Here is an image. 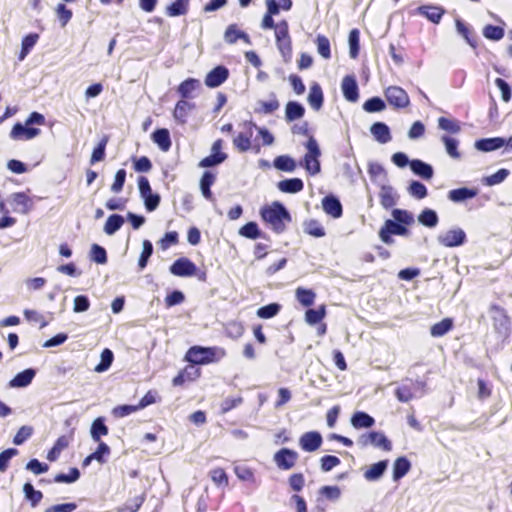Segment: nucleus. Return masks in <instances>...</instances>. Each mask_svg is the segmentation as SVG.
Wrapping results in <instances>:
<instances>
[{"mask_svg": "<svg viewBox=\"0 0 512 512\" xmlns=\"http://www.w3.org/2000/svg\"><path fill=\"white\" fill-rule=\"evenodd\" d=\"M409 234L407 227L391 219L386 220L379 230V238L388 245L394 242L392 235L408 236Z\"/></svg>", "mask_w": 512, "mask_h": 512, "instance_id": "obj_9", "label": "nucleus"}, {"mask_svg": "<svg viewBox=\"0 0 512 512\" xmlns=\"http://www.w3.org/2000/svg\"><path fill=\"white\" fill-rule=\"evenodd\" d=\"M108 141H109V138H108V136L105 135L98 142L97 146L93 149V152H92V155L90 158L91 164L100 162L105 158V149H106Z\"/></svg>", "mask_w": 512, "mask_h": 512, "instance_id": "obj_52", "label": "nucleus"}, {"mask_svg": "<svg viewBox=\"0 0 512 512\" xmlns=\"http://www.w3.org/2000/svg\"><path fill=\"white\" fill-rule=\"evenodd\" d=\"M276 45L283 56L292 53V40L289 35V24L286 20L279 21L274 29Z\"/></svg>", "mask_w": 512, "mask_h": 512, "instance_id": "obj_7", "label": "nucleus"}, {"mask_svg": "<svg viewBox=\"0 0 512 512\" xmlns=\"http://www.w3.org/2000/svg\"><path fill=\"white\" fill-rule=\"evenodd\" d=\"M281 310V305L278 303H270L260 307L256 314L261 319H270L275 317Z\"/></svg>", "mask_w": 512, "mask_h": 512, "instance_id": "obj_53", "label": "nucleus"}, {"mask_svg": "<svg viewBox=\"0 0 512 512\" xmlns=\"http://www.w3.org/2000/svg\"><path fill=\"white\" fill-rule=\"evenodd\" d=\"M209 476L211 478V480L213 481V483L217 486V487H227L229 485V478H228V475L226 473V471L221 468V467H217V468H214L212 469L210 472H209Z\"/></svg>", "mask_w": 512, "mask_h": 512, "instance_id": "obj_49", "label": "nucleus"}, {"mask_svg": "<svg viewBox=\"0 0 512 512\" xmlns=\"http://www.w3.org/2000/svg\"><path fill=\"white\" fill-rule=\"evenodd\" d=\"M374 424L375 419L363 411H357L351 417V425L355 429L371 428Z\"/></svg>", "mask_w": 512, "mask_h": 512, "instance_id": "obj_27", "label": "nucleus"}, {"mask_svg": "<svg viewBox=\"0 0 512 512\" xmlns=\"http://www.w3.org/2000/svg\"><path fill=\"white\" fill-rule=\"evenodd\" d=\"M410 468L411 464L406 457H398L393 464V479L398 481L409 472Z\"/></svg>", "mask_w": 512, "mask_h": 512, "instance_id": "obj_35", "label": "nucleus"}, {"mask_svg": "<svg viewBox=\"0 0 512 512\" xmlns=\"http://www.w3.org/2000/svg\"><path fill=\"white\" fill-rule=\"evenodd\" d=\"M384 96L390 106L395 109H405L410 105L408 93L400 86H389L384 90Z\"/></svg>", "mask_w": 512, "mask_h": 512, "instance_id": "obj_8", "label": "nucleus"}, {"mask_svg": "<svg viewBox=\"0 0 512 512\" xmlns=\"http://www.w3.org/2000/svg\"><path fill=\"white\" fill-rule=\"evenodd\" d=\"M322 208L327 215L335 219L340 218L343 214L341 202L333 195H327L322 199Z\"/></svg>", "mask_w": 512, "mask_h": 512, "instance_id": "obj_18", "label": "nucleus"}, {"mask_svg": "<svg viewBox=\"0 0 512 512\" xmlns=\"http://www.w3.org/2000/svg\"><path fill=\"white\" fill-rule=\"evenodd\" d=\"M437 241L444 247H458L466 242V233L461 228L450 229L440 234Z\"/></svg>", "mask_w": 512, "mask_h": 512, "instance_id": "obj_11", "label": "nucleus"}, {"mask_svg": "<svg viewBox=\"0 0 512 512\" xmlns=\"http://www.w3.org/2000/svg\"><path fill=\"white\" fill-rule=\"evenodd\" d=\"M145 501V494L138 495L118 509V512H137Z\"/></svg>", "mask_w": 512, "mask_h": 512, "instance_id": "obj_61", "label": "nucleus"}, {"mask_svg": "<svg viewBox=\"0 0 512 512\" xmlns=\"http://www.w3.org/2000/svg\"><path fill=\"white\" fill-rule=\"evenodd\" d=\"M298 458L299 455L295 450L289 448H281L274 454L273 461L275 462L278 469L287 471L296 465Z\"/></svg>", "mask_w": 512, "mask_h": 512, "instance_id": "obj_10", "label": "nucleus"}, {"mask_svg": "<svg viewBox=\"0 0 512 512\" xmlns=\"http://www.w3.org/2000/svg\"><path fill=\"white\" fill-rule=\"evenodd\" d=\"M478 191L476 189H470L466 187L457 188L448 192V199L452 202L459 203L468 199L476 197Z\"/></svg>", "mask_w": 512, "mask_h": 512, "instance_id": "obj_26", "label": "nucleus"}, {"mask_svg": "<svg viewBox=\"0 0 512 512\" xmlns=\"http://www.w3.org/2000/svg\"><path fill=\"white\" fill-rule=\"evenodd\" d=\"M307 100L313 110L319 111L322 108L324 95L322 88L318 83L315 82L310 86Z\"/></svg>", "mask_w": 512, "mask_h": 512, "instance_id": "obj_22", "label": "nucleus"}, {"mask_svg": "<svg viewBox=\"0 0 512 512\" xmlns=\"http://www.w3.org/2000/svg\"><path fill=\"white\" fill-rule=\"evenodd\" d=\"M295 295L297 301L304 307H310L313 305L316 298V294L313 290L303 287H298L295 291Z\"/></svg>", "mask_w": 512, "mask_h": 512, "instance_id": "obj_42", "label": "nucleus"}, {"mask_svg": "<svg viewBox=\"0 0 512 512\" xmlns=\"http://www.w3.org/2000/svg\"><path fill=\"white\" fill-rule=\"evenodd\" d=\"M504 29L500 26L488 24L483 28V36L489 40L499 41L504 37Z\"/></svg>", "mask_w": 512, "mask_h": 512, "instance_id": "obj_54", "label": "nucleus"}, {"mask_svg": "<svg viewBox=\"0 0 512 512\" xmlns=\"http://www.w3.org/2000/svg\"><path fill=\"white\" fill-rule=\"evenodd\" d=\"M39 40L38 33H30L22 39L21 51L18 59L23 61Z\"/></svg>", "mask_w": 512, "mask_h": 512, "instance_id": "obj_37", "label": "nucleus"}, {"mask_svg": "<svg viewBox=\"0 0 512 512\" xmlns=\"http://www.w3.org/2000/svg\"><path fill=\"white\" fill-rule=\"evenodd\" d=\"M227 355L223 347L211 346L203 347L199 345L192 346L185 354V361L193 365H208L217 363Z\"/></svg>", "mask_w": 512, "mask_h": 512, "instance_id": "obj_2", "label": "nucleus"}, {"mask_svg": "<svg viewBox=\"0 0 512 512\" xmlns=\"http://www.w3.org/2000/svg\"><path fill=\"white\" fill-rule=\"evenodd\" d=\"M113 359H114L113 352L110 349L105 348L101 352L100 363L96 365L94 370L96 372H98V373H101V372H104V371L108 370L109 367L111 366L112 362H113Z\"/></svg>", "mask_w": 512, "mask_h": 512, "instance_id": "obj_58", "label": "nucleus"}, {"mask_svg": "<svg viewBox=\"0 0 512 512\" xmlns=\"http://www.w3.org/2000/svg\"><path fill=\"white\" fill-rule=\"evenodd\" d=\"M438 126L440 129L452 134H457L461 130V126L457 120L446 117H440L438 119Z\"/></svg>", "mask_w": 512, "mask_h": 512, "instance_id": "obj_55", "label": "nucleus"}, {"mask_svg": "<svg viewBox=\"0 0 512 512\" xmlns=\"http://www.w3.org/2000/svg\"><path fill=\"white\" fill-rule=\"evenodd\" d=\"M46 120L43 114L39 112H32L28 118L25 120V123L22 124L17 122L13 125L9 136L12 140L15 141H27L36 138L41 134V130L39 128L32 127V125H45Z\"/></svg>", "mask_w": 512, "mask_h": 512, "instance_id": "obj_3", "label": "nucleus"}, {"mask_svg": "<svg viewBox=\"0 0 512 512\" xmlns=\"http://www.w3.org/2000/svg\"><path fill=\"white\" fill-rule=\"evenodd\" d=\"M142 246V252L138 260L140 270H143L147 266L148 260L153 253V245L149 240H144Z\"/></svg>", "mask_w": 512, "mask_h": 512, "instance_id": "obj_62", "label": "nucleus"}, {"mask_svg": "<svg viewBox=\"0 0 512 512\" xmlns=\"http://www.w3.org/2000/svg\"><path fill=\"white\" fill-rule=\"evenodd\" d=\"M171 274L177 277H192L196 276L198 280L205 282L207 274L205 271H200L194 262L187 257H180L176 259L169 267Z\"/></svg>", "mask_w": 512, "mask_h": 512, "instance_id": "obj_4", "label": "nucleus"}, {"mask_svg": "<svg viewBox=\"0 0 512 512\" xmlns=\"http://www.w3.org/2000/svg\"><path fill=\"white\" fill-rule=\"evenodd\" d=\"M326 316V307L325 305L319 306L317 309H308L305 312V321L309 325H315L320 323Z\"/></svg>", "mask_w": 512, "mask_h": 512, "instance_id": "obj_47", "label": "nucleus"}, {"mask_svg": "<svg viewBox=\"0 0 512 512\" xmlns=\"http://www.w3.org/2000/svg\"><path fill=\"white\" fill-rule=\"evenodd\" d=\"M341 89L344 98L349 102H356L359 99V89L356 79L353 75H346L342 79Z\"/></svg>", "mask_w": 512, "mask_h": 512, "instance_id": "obj_17", "label": "nucleus"}, {"mask_svg": "<svg viewBox=\"0 0 512 512\" xmlns=\"http://www.w3.org/2000/svg\"><path fill=\"white\" fill-rule=\"evenodd\" d=\"M274 167L280 171L293 172L296 169V162L287 155H280L274 159Z\"/></svg>", "mask_w": 512, "mask_h": 512, "instance_id": "obj_45", "label": "nucleus"}, {"mask_svg": "<svg viewBox=\"0 0 512 512\" xmlns=\"http://www.w3.org/2000/svg\"><path fill=\"white\" fill-rule=\"evenodd\" d=\"M133 168L136 172L147 173L152 169V162L147 156L132 158Z\"/></svg>", "mask_w": 512, "mask_h": 512, "instance_id": "obj_64", "label": "nucleus"}, {"mask_svg": "<svg viewBox=\"0 0 512 512\" xmlns=\"http://www.w3.org/2000/svg\"><path fill=\"white\" fill-rule=\"evenodd\" d=\"M385 107L386 104L380 97H372L363 104V109L368 113L381 112Z\"/></svg>", "mask_w": 512, "mask_h": 512, "instance_id": "obj_56", "label": "nucleus"}, {"mask_svg": "<svg viewBox=\"0 0 512 512\" xmlns=\"http://www.w3.org/2000/svg\"><path fill=\"white\" fill-rule=\"evenodd\" d=\"M388 467V460H381L377 463L372 464L364 472V477L368 481L378 480L386 471Z\"/></svg>", "mask_w": 512, "mask_h": 512, "instance_id": "obj_32", "label": "nucleus"}, {"mask_svg": "<svg viewBox=\"0 0 512 512\" xmlns=\"http://www.w3.org/2000/svg\"><path fill=\"white\" fill-rule=\"evenodd\" d=\"M91 437L95 442H100L103 436L108 435V427L102 417L96 418L91 425Z\"/></svg>", "mask_w": 512, "mask_h": 512, "instance_id": "obj_39", "label": "nucleus"}, {"mask_svg": "<svg viewBox=\"0 0 512 512\" xmlns=\"http://www.w3.org/2000/svg\"><path fill=\"white\" fill-rule=\"evenodd\" d=\"M315 44L317 47L318 53L324 58V59H330L331 58V47H330V41L327 36L325 35H317L315 39Z\"/></svg>", "mask_w": 512, "mask_h": 512, "instance_id": "obj_51", "label": "nucleus"}, {"mask_svg": "<svg viewBox=\"0 0 512 512\" xmlns=\"http://www.w3.org/2000/svg\"><path fill=\"white\" fill-rule=\"evenodd\" d=\"M397 194L393 187L389 185H382L379 191V201L382 207L386 210L394 207L397 203Z\"/></svg>", "mask_w": 512, "mask_h": 512, "instance_id": "obj_21", "label": "nucleus"}, {"mask_svg": "<svg viewBox=\"0 0 512 512\" xmlns=\"http://www.w3.org/2000/svg\"><path fill=\"white\" fill-rule=\"evenodd\" d=\"M151 138H152L153 142L156 143L158 145V147L163 152H167L170 150L172 142H171L170 133H169L168 129L159 128V129L155 130L152 133Z\"/></svg>", "mask_w": 512, "mask_h": 512, "instance_id": "obj_23", "label": "nucleus"}, {"mask_svg": "<svg viewBox=\"0 0 512 512\" xmlns=\"http://www.w3.org/2000/svg\"><path fill=\"white\" fill-rule=\"evenodd\" d=\"M194 108V104L186 101L185 99L179 100L174 108L173 116L175 120L181 124L186 123L187 116L190 110Z\"/></svg>", "mask_w": 512, "mask_h": 512, "instance_id": "obj_31", "label": "nucleus"}, {"mask_svg": "<svg viewBox=\"0 0 512 512\" xmlns=\"http://www.w3.org/2000/svg\"><path fill=\"white\" fill-rule=\"evenodd\" d=\"M394 220L402 225L409 226L414 224V216L411 212L402 209H394L392 211Z\"/></svg>", "mask_w": 512, "mask_h": 512, "instance_id": "obj_57", "label": "nucleus"}, {"mask_svg": "<svg viewBox=\"0 0 512 512\" xmlns=\"http://www.w3.org/2000/svg\"><path fill=\"white\" fill-rule=\"evenodd\" d=\"M243 126L245 130L233 139V145L239 152H246L251 148L253 129L256 128V125L251 121L244 122Z\"/></svg>", "mask_w": 512, "mask_h": 512, "instance_id": "obj_12", "label": "nucleus"}, {"mask_svg": "<svg viewBox=\"0 0 512 512\" xmlns=\"http://www.w3.org/2000/svg\"><path fill=\"white\" fill-rule=\"evenodd\" d=\"M229 77V70L222 65L213 68L205 77V85L216 88L223 84Z\"/></svg>", "mask_w": 512, "mask_h": 512, "instance_id": "obj_16", "label": "nucleus"}, {"mask_svg": "<svg viewBox=\"0 0 512 512\" xmlns=\"http://www.w3.org/2000/svg\"><path fill=\"white\" fill-rule=\"evenodd\" d=\"M304 232L312 237H324L326 232L321 223L316 219H310L304 223Z\"/></svg>", "mask_w": 512, "mask_h": 512, "instance_id": "obj_44", "label": "nucleus"}, {"mask_svg": "<svg viewBox=\"0 0 512 512\" xmlns=\"http://www.w3.org/2000/svg\"><path fill=\"white\" fill-rule=\"evenodd\" d=\"M490 311L493 313L492 320L494 329L498 332L508 331L510 318L508 317L505 309L497 304H493L490 306Z\"/></svg>", "mask_w": 512, "mask_h": 512, "instance_id": "obj_14", "label": "nucleus"}, {"mask_svg": "<svg viewBox=\"0 0 512 512\" xmlns=\"http://www.w3.org/2000/svg\"><path fill=\"white\" fill-rule=\"evenodd\" d=\"M373 137L382 144L391 140V133L389 127L383 122H376L370 128Z\"/></svg>", "mask_w": 512, "mask_h": 512, "instance_id": "obj_28", "label": "nucleus"}, {"mask_svg": "<svg viewBox=\"0 0 512 512\" xmlns=\"http://www.w3.org/2000/svg\"><path fill=\"white\" fill-rule=\"evenodd\" d=\"M190 0H175L166 7V14L170 17L185 15L188 12Z\"/></svg>", "mask_w": 512, "mask_h": 512, "instance_id": "obj_40", "label": "nucleus"}, {"mask_svg": "<svg viewBox=\"0 0 512 512\" xmlns=\"http://www.w3.org/2000/svg\"><path fill=\"white\" fill-rule=\"evenodd\" d=\"M410 168L414 174L422 177L423 179L430 180L433 177L432 166L419 159L411 160Z\"/></svg>", "mask_w": 512, "mask_h": 512, "instance_id": "obj_30", "label": "nucleus"}, {"mask_svg": "<svg viewBox=\"0 0 512 512\" xmlns=\"http://www.w3.org/2000/svg\"><path fill=\"white\" fill-rule=\"evenodd\" d=\"M199 87V81L194 78H188L180 83L177 88V92L181 96L182 99H187L191 97L193 91H195Z\"/></svg>", "mask_w": 512, "mask_h": 512, "instance_id": "obj_43", "label": "nucleus"}, {"mask_svg": "<svg viewBox=\"0 0 512 512\" xmlns=\"http://www.w3.org/2000/svg\"><path fill=\"white\" fill-rule=\"evenodd\" d=\"M408 193L416 199H423L427 196L426 186L419 181H412L408 187Z\"/></svg>", "mask_w": 512, "mask_h": 512, "instance_id": "obj_63", "label": "nucleus"}, {"mask_svg": "<svg viewBox=\"0 0 512 512\" xmlns=\"http://www.w3.org/2000/svg\"><path fill=\"white\" fill-rule=\"evenodd\" d=\"M23 492L32 507L37 506L43 498V493L40 490L34 489L33 485L29 482L23 485Z\"/></svg>", "mask_w": 512, "mask_h": 512, "instance_id": "obj_46", "label": "nucleus"}, {"mask_svg": "<svg viewBox=\"0 0 512 512\" xmlns=\"http://www.w3.org/2000/svg\"><path fill=\"white\" fill-rule=\"evenodd\" d=\"M124 223V218L119 214L110 215L104 225V231L108 235H113Z\"/></svg>", "mask_w": 512, "mask_h": 512, "instance_id": "obj_48", "label": "nucleus"}, {"mask_svg": "<svg viewBox=\"0 0 512 512\" xmlns=\"http://www.w3.org/2000/svg\"><path fill=\"white\" fill-rule=\"evenodd\" d=\"M224 40L230 45L235 44L239 40L247 45L252 44L250 36L235 23L227 26L224 32Z\"/></svg>", "mask_w": 512, "mask_h": 512, "instance_id": "obj_15", "label": "nucleus"}, {"mask_svg": "<svg viewBox=\"0 0 512 512\" xmlns=\"http://www.w3.org/2000/svg\"><path fill=\"white\" fill-rule=\"evenodd\" d=\"M215 180H216V176L210 171H205L201 177L200 189H201L202 195L207 200H213V194H212L210 188L214 184Z\"/></svg>", "mask_w": 512, "mask_h": 512, "instance_id": "obj_36", "label": "nucleus"}, {"mask_svg": "<svg viewBox=\"0 0 512 512\" xmlns=\"http://www.w3.org/2000/svg\"><path fill=\"white\" fill-rule=\"evenodd\" d=\"M418 222L423 226L433 228L438 224L439 218L434 210L430 208H425L418 215Z\"/></svg>", "mask_w": 512, "mask_h": 512, "instance_id": "obj_41", "label": "nucleus"}, {"mask_svg": "<svg viewBox=\"0 0 512 512\" xmlns=\"http://www.w3.org/2000/svg\"><path fill=\"white\" fill-rule=\"evenodd\" d=\"M349 54L352 59H356L360 50V32L354 28L349 33Z\"/></svg>", "mask_w": 512, "mask_h": 512, "instance_id": "obj_50", "label": "nucleus"}, {"mask_svg": "<svg viewBox=\"0 0 512 512\" xmlns=\"http://www.w3.org/2000/svg\"><path fill=\"white\" fill-rule=\"evenodd\" d=\"M441 140L445 145L448 155L454 159H459L461 155L458 151V141L447 135L442 136Z\"/></svg>", "mask_w": 512, "mask_h": 512, "instance_id": "obj_60", "label": "nucleus"}, {"mask_svg": "<svg viewBox=\"0 0 512 512\" xmlns=\"http://www.w3.org/2000/svg\"><path fill=\"white\" fill-rule=\"evenodd\" d=\"M280 107L277 95L272 92L269 95V100H259L254 108V112L260 115L272 114Z\"/></svg>", "mask_w": 512, "mask_h": 512, "instance_id": "obj_20", "label": "nucleus"}, {"mask_svg": "<svg viewBox=\"0 0 512 512\" xmlns=\"http://www.w3.org/2000/svg\"><path fill=\"white\" fill-rule=\"evenodd\" d=\"M505 145V139L501 137L481 139L476 142L477 149L490 152L499 149Z\"/></svg>", "mask_w": 512, "mask_h": 512, "instance_id": "obj_34", "label": "nucleus"}, {"mask_svg": "<svg viewBox=\"0 0 512 512\" xmlns=\"http://www.w3.org/2000/svg\"><path fill=\"white\" fill-rule=\"evenodd\" d=\"M416 12L432 23L438 24L445 14V9L440 6L422 5L416 9Z\"/></svg>", "mask_w": 512, "mask_h": 512, "instance_id": "obj_19", "label": "nucleus"}, {"mask_svg": "<svg viewBox=\"0 0 512 512\" xmlns=\"http://www.w3.org/2000/svg\"><path fill=\"white\" fill-rule=\"evenodd\" d=\"M239 234L248 239H257L261 236V231L256 222H248L239 230Z\"/></svg>", "mask_w": 512, "mask_h": 512, "instance_id": "obj_59", "label": "nucleus"}, {"mask_svg": "<svg viewBox=\"0 0 512 512\" xmlns=\"http://www.w3.org/2000/svg\"><path fill=\"white\" fill-rule=\"evenodd\" d=\"M453 327V319L446 317L430 327V334L432 337L439 338L447 334L450 330L453 329Z\"/></svg>", "mask_w": 512, "mask_h": 512, "instance_id": "obj_29", "label": "nucleus"}, {"mask_svg": "<svg viewBox=\"0 0 512 512\" xmlns=\"http://www.w3.org/2000/svg\"><path fill=\"white\" fill-rule=\"evenodd\" d=\"M305 147L307 149V152L303 158L304 168L311 175H316L321 170V165L319 161L321 151L316 139L313 136H310L305 144Z\"/></svg>", "mask_w": 512, "mask_h": 512, "instance_id": "obj_5", "label": "nucleus"}, {"mask_svg": "<svg viewBox=\"0 0 512 512\" xmlns=\"http://www.w3.org/2000/svg\"><path fill=\"white\" fill-rule=\"evenodd\" d=\"M305 114V108L296 101H289L285 107V119L287 122H292L300 119Z\"/></svg>", "mask_w": 512, "mask_h": 512, "instance_id": "obj_33", "label": "nucleus"}, {"mask_svg": "<svg viewBox=\"0 0 512 512\" xmlns=\"http://www.w3.org/2000/svg\"><path fill=\"white\" fill-rule=\"evenodd\" d=\"M262 220L270 226L277 234H281L286 230V224L290 223L292 218L285 206L274 201L270 205H265L260 209Z\"/></svg>", "mask_w": 512, "mask_h": 512, "instance_id": "obj_1", "label": "nucleus"}, {"mask_svg": "<svg viewBox=\"0 0 512 512\" xmlns=\"http://www.w3.org/2000/svg\"><path fill=\"white\" fill-rule=\"evenodd\" d=\"M277 188L283 193L295 194L304 189V183L300 178H290L279 181Z\"/></svg>", "mask_w": 512, "mask_h": 512, "instance_id": "obj_25", "label": "nucleus"}, {"mask_svg": "<svg viewBox=\"0 0 512 512\" xmlns=\"http://www.w3.org/2000/svg\"><path fill=\"white\" fill-rule=\"evenodd\" d=\"M456 29L458 33L467 41V43L473 47H477V36L475 35L474 31L466 25L463 21L457 20L456 21Z\"/></svg>", "mask_w": 512, "mask_h": 512, "instance_id": "obj_38", "label": "nucleus"}, {"mask_svg": "<svg viewBox=\"0 0 512 512\" xmlns=\"http://www.w3.org/2000/svg\"><path fill=\"white\" fill-rule=\"evenodd\" d=\"M35 370L28 368L24 371L16 374V376L10 380L9 387L11 388H22L28 386L35 377Z\"/></svg>", "mask_w": 512, "mask_h": 512, "instance_id": "obj_24", "label": "nucleus"}, {"mask_svg": "<svg viewBox=\"0 0 512 512\" xmlns=\"http://www.w3.org/2000/svg\"><path fill=\"white\" fill-rule=\"evenodd\" d=\"M323 443L322 435L318 431H308L299 438V446L305 452L317 451Z\"/></svg>", "mask_w": 512, "mask_h": 512, "instance_id": "obj_13", "label": "nucleus"}, {"mask_svg": "<svg viewBox=\"0 0 512 512\" xmlns=\"http://www.w3.org/2000/svg\"><path fill=\"white\" fill-rule=\"evenodd\" d=\"M358 444L362 448L373 446L384 452H390L392 450V442L388 437L381 431H369L361 434L358 438Z\"/></svg>", "mask_w": 512, "mask_h": 512, "instance_id": "obj_6", "label": "nucleus"}]
</instances>
